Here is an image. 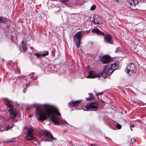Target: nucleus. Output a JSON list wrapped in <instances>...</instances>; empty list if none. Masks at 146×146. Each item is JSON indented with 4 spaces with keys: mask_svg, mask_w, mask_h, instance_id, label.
Here are the masks:
<instances>
[{
    "mask_svg": "<svg viewBox=\"0 0 146 146\" xmlns=\"http://www.w3.org/2000/svg\"><path fill=\"white\" fill-rule=\"evenodd\" d=\"M102 93H103V92H99V93H96V95L97 96H98L100 95H101V94H102Z\"/></svg>",
    "mask_w": 146,
    "mask_h": 146,
    "instance_id": "nucleus-24",
    "label": "nucleus"
},
{
    "mask_svg": "<svg viewBox=\"0 0 146 146\" xmlns=\"http://www.w3.org/2000/svg\"><path fill=\"white\" fill-rule=\"evenodd\" d=\"M109 68V66L108 65L107 66H105L103 70L101 73H102V75L104 74L109 75L111 74L113 72L111 68Z\"/></svg>",
    "mask_w": 146,
    "mask_h": 146,
    "instance_id": "nucleus-9",
    "label": "nucleus"
},
{
    "mask_svg": "<svg viewBox=\"0 0 146 146\" xmlns=\"http://www.w3.org/2000/svg\"><path fill=\"white\" fill-rule=\"evenodd\" d=\"M12 127H7L6 128V130H9L10 128H11Z\"/></svg>",
    "mask_w": 146,
    "mask_h": 146,
    "instance_id": "nucleus-26",
    "label": "nucleus"
},
{
    "mask_svg": "<svg viewBox=\"0 0 146 146\" xmlns=\"http://www.w3.org/2000/svg\"><path fill=\"white\" fill-rule=\"evenodd\" d=\"M96 8V6L94 5H93L90 8V9L91 10H94Z\"/></svg>",
    "mask_w": 146,
    "mask_h": 146,
    "instance_id": "nucleus-21",
    "label": "nucleus"
},
{
    "mask_svg": "<svg viewBox=\"0 0 146 146\" xmlns=\"http://www.w3.org/2000/svg\"><path fill=\"white\" fill-rule=\"evenodd\" d=\"M82 37V33L78 32L76 34L74 37V40L76 44L77 48L79 47L81 39Z\"/></svg>",
    "mask_w": 146,
    "mask_h": 146,
    "instance_id": "nucleus-5",
    "label": "nucleus"
},
{
    "mask_svg": "<svg viewBox=\"0 0 146 146\" xmlns=\"http://www.w3.org/2000/svg\"><path fill=\"white\" fill-rule=\"evenodd\" d=\"M111 38V37L110 35H106L105 36L104 39L105 41L106 42L110 44H112Z\"/></svg>",
    "mask_w": 146,
    "mask_h": 146,
    "instance_id": "nucleus-15",
    "label": "nucleus"
},
{
    "mask_svg": "<svg viewBox=\"0 0 146 146\" xmlns=\"http://www.w3.org/2000/svg\"><path fill=\"white\" fill-rule=\"evenodd\" d=\"M111 60L108 56H107L102 57L101 58V61L103 62L104 64L109 63Z\"/></svg>",
    "mask_w": 146,
    "mask_h": 146,
    "instance_id": "nucleus-14",
    "label": "nucleus"
},
{
    "mask_svg": "<svg viewBox=\"0 0 146 146\" xmlns=\"http://www.w3.org/2000/svg\"><path fill=\"white\" fill-rule=\"evenodd\" d=\"M7 21V18L3 17H0V23H5Z\"/></svg>",
    "mask_w": 146,
    "mask_h": 146,
    "instance_id": "nucleus-19",
    "label": "nucleus"
},
{
    "mask_svg": "<svg viewBox=\"0 0 146 146\" xmlns=\"http://www.w3.org/2000/svg\"><path fill=\"white\" fill-rule=\"evenodd\" d=\"M118 64L119 62H116L113 64H111L108 65L109 66V68H111L113 71L118 68L119 66Z\"/></svg>",
    "mask_w": 146,
    "mask_h": 146,
    "instance_id": "nucleus-13",
    "label": "nucleus"
},
{
    "mask_svg": "<svg viewBox=\"0 0 146 146\" xmlns=\"http://www.w3.org/2000/svg\"><path fill=\"white\" fill-rule=\"evenodd\" d=\"M88 94L89 95L90 97L89 98H86V99L87 100H89L90 99H92L93 98V95L92 94L90 93H89Z\"/></svg>",
    "mask_w": 146,
    "mask_h": 146,
    "instance_id": "nucleus-20",
    "label": "nucleus"
},
{
    "mask_svg": "<svg viewBox=\"0 0 146 146\" xmlns=\"http://www.w3.org/2000/svg\"><path fill=\"white\" fill-rule=\"evenodd\" d=\"M43 135L45 141H52L53 139L56 140L51 135L50 133L47 130H44L43 132Z\"/></svg>",
    "mask_w": 146,
    "mask_h": 146,
    "instance_id": "nucleus-4",
    "label": "nucleus"
},
{
    "mask_svg": "<svg viewBox=\"0 0 146 146\" xmlns=\"http://www.w3.org/2000/svg\"><path fill=\"white\" fill-rule=\"evenodd\" d=\"M58 11L59 10V8H58Z\"/></svg>",
    "mask_w": 146,
    "mask_h": 146,
    "instance_id": "nucleus-35",
    "label": "nucleus"
},
{
    "mask_svg": "<svg viewBox=\"0 0 146 146\" xmlns=\"http://www.w3.org/2000/svg\"><path fill=\"white\" fill-rule=\"evenodd\" d=\"M93 22L95 24H99L103 23V21L102 18L98 15H94L92 17Z\"/></svg>",
    "mask_w": 146,
    "mask_h": 146,
    "instance_id": "nucleus-8",
    "label": "nucleus"
},
{
    "mask_svg": "<svg viewBox=\"0 0 146 146\" xmlns=\"http://www.w3.org/2000/svg\"><path fill=\"white\" fill-rule=\"evenodd\" d=\"M132 126L134 127V125H131L130 126V128L131 131H132Z\"/></svg>",
    "mask_w": 146,
    "mask_h": 146,
    "instance_id": "nucleus-28",
    "label": "nucleus"
},
{
    "mask_svg": "<svg viewBox=\"0 0 146 146\" xmlns=\"http://www.w3.org/2000/svg\"><path fill=\"white\" fill-rule=\"evenodd\" d=\"M125 72L130 75L136 73V69L134 64L131 63L127 65L125 70Z\"/></svg>",
    "mask_w": 146,
    "mask_h": 146,
    "instance_id": "nucleus-3",
    "label": "nucleus"
},
{
    "mask_svg": "<svg viewBox=\"0 0 146 146\" xmlns=\"http://www.w3.org/2000/svg\"><path fill=\"white\" fill-rule=\"evenodd\" d=\"M61 1L63 2H65L67 1L68 0H61Z\"/></svg>",
    "mask_w": 146,
    "mask_h": 146,
    "instance_id": "nucleus-29",
    "label": "nucleus"
},
{
    "mask_svg": "<svg viewBox=\"0 0 146 146\" xmlns=\"http://www.w3.org/2000/svg\"><path fill=\"white\" fill-rule=\"evenodd\" d=\"M33 131L32 129H29L28 131L27 135L25 137L26 140L31 141L32 140L35 139V138L33 135Z\"/></svg>",
    "mask_w": 146,
    "mask_h": 146,
    "instance_id": "nucleus-7",
    "label": "nucleus"
},
{
    "mask_svg": "<svg viewBox=\"0 0 146 146\" xmlns=\"http://www.w3.org/2000/svg\"><path fill=\"white\" fill-rule=\"evenodd\" d=\"M29 83L28 84H25V86H24V87H26V88H27V87L29 86Z\"/></svg>",
    "mask_w": 146,
    "mask_h": 146,
    "instance_id": "nucleus-27",
    "label": "nucleus"
},
{
    "mask_svg": "<svg viewBox=\"0 0 146 146\" xmlns=\"http://www.w3.org/2000/svg\"><path fill=\"white\" fill-rule=\"evenodd\" d=\"M134 127L132 126V128H133Z\"/></svg>",
    "mask_w": 146,
    "mask_h": 146,
    "instance_id": "nucleus-36",
    "label": "nucleus"
},
{
    "mask_svg": "<svg viewBox=\"0 0 146 146\" xmlns=\"http://www.w3.org/2000/svg\"><path fill=\"white\" fill-rule=\"evenodd\" d=\"M121 53H123V52H122V51H121Z\"/></svg>",
    "mask_w": 146,
    "mask_h": 146,
    "instance_id": "nucleus-34",
    "label": "nucleus"
},
{
    "mask_svg": "<svg viewBox=\"0 0 146 146\" xmlns=\"http://www.w3.org/2000/svg\"><path fill=\"white\" fill-rule=\"evenodd\" d=\"M48 51H46L39 53H36L34 55L36 56L37 58H39L40 56L44 57L46 55H48Z\"/></svg>",
    "mask_w": 146,
    "mask_h": 146,
    "instance_id": "nucleus-12",
    "label": "nucleus"
},
{
    "mask_svg": "<svg viewBox=\"0 0 146 146\" xmlns=\"http://www.w3.org/2000/svg\"><path fill=\"white\" fill-rule=\"evenodd\" d=\"M32 106L36 108V115L38 121H42L50 117V120L55 125L68 124L66 121L59 117L61 113L54 106L48 104L39 105L36 104Z\"/></svg>",
    "mask_w": 146,
    "mask_h": 146,
    "instance_id": "nucleus-1",
    "label": "nucleus"
},
{
    "mask_svg": "<svg viewBox=\"0 0 146 146\" xmlns=\"http://www.w3.org/2000/svg\"><path fill=\"white\" fill-rule=\"evenodd\" d=\"M82 101L81 100L72 101L69 102V104L70 106H77Z\"/></svg>",
    "mask_w": 146,
    "mask_h": 146,
    "instance_id": "nucleus-16",
    "label": "nucleus"
},
{
    "mask_svg": "<svg viewBox=\"0 0 146 146\" xmlns=\"http://www.w3.org/2000/svg\"><path fill=\"white\" fill-rule=\"evenodd\" d=\"M115 1L118 2L119 0H115Z\"/></svg>",
    "mask_w": 146,
    "mask_h": 146,
    "instance_id": "nucleus-30",
    "label": "nucleus"
},
{
    "mask_svg": "<svg viewBox=\"0 0 146 146\" xmlns=\"http://www.w3.org/2000/svg\"><path fill=\"white\" fill-rule=\"evenodd\" d=\"M22 47L24 51L25 52L27 50V43L26 42H25L23 40L22 41Z\"/></svg>",
    "mask_w": 146,
    "mask_h": 146,
    "instance_id": "nucleus-18",
    "label": "nucleus"
},
{
    "mask_svg": "<svg viewBox=\"0 0 146 146\" xmlns=\"http://www.w3.org/2000/svg\"><path fill=\"white\" fill-rule=\"evenodd\" d=\"M92 33H95L98 34H100L102 35H104V33L101 31L97 28L94 29L92 31Z\"/></svg>",
    "mask_w": 146,
    "mask_h": 146,
    "instance_id": "nucleus-17",
    "label": "nucleus"
},
{
    "mask_svg": "<svg viewBox=\"0 0 146 146\" xmlns=\"http://www.w3.org/2000/svg\"><path fill=\"white\" fill-rule=\"evenodd\" d=\"M131 141L132 144H134L135 142V140L133 138H132L131 139Z\"/></svg>",
    "mask_w": 146,
    "mask_h": 146,
    "instance_id": "nucleus-23",
    "label": "nucleus"
},
{
    "mask_svg": "<svg viewBox=\"0 0 146 146\" xmlns=\"http://www.w3.org/2000/svg\"><path fill=\"white\" fill-rule=\"evenodd\" d=\"M120 50V49H119V48H116V51H115V52H117L118 51Z\"/></svg>",
    "mask_w": 146,
    "mask_h": 146,
    "instance_id": "nucleus-25",
    "label": "nucleus"
},
{
    "mask_svg": "<svg viewBox=\"0 0 146 146\" xmlns=\"http://www.w3.org/2000/svg\"><path fill=\"white\" fill-rule=\"evenodd\" d=\"M98 105L97 103L92 102L87 104L86 106V108L87 109L90 108L97 109L98 108Z\"/></svg>",
    "mask_w": 146,
    "mask_h": 146,
    "instance_id": "nucleus-11",
    "label": "nucleus"
},
{
    "mask_svg": "<svg viewBox=\"0 0 146 146\" xmlns=\"http://www.w3.org/2000/svg\"><path fill=\"white\" fill-rule=\"evenodd\" d=\"M6 104L9 108L8 111L13 119L17 116L16 111L13 109L12 105L13 102L11 100H7L6 102Z\"/></svg>",
    "mask_w": 146,
    "mask_h": 146,
    "instance_id": "nucleus-2",
    "label": "nucleus"
},
{
    "mask_svg": "<svg viewBox=\"0 0 146 146\" xmlns=\"http://www.w3.org/2000/svg\"><path fill=\"white\" fill-rule=\"evenodd\" d=\"M102 75V73H97L95 71L93 70L89 72V75L87 76V78H94L96 77H99Z\"/></svg>",
    "mask_w": 146,
    "mask_h": 146,
    "instance_id": "nucleus-6",
    "label": "nucleus"
},
{
    "mask_svg": "<svg viewBox=\"0 0 146 146\" xmlns=\"http://www.w3.org/2000/svg\"><path fill=\"white\" fill-rule=\"evenodd\" d=\"M40 145V143H38V145ZM39 146H41V145H39Z\"/></svg>",
    "mask_w": 146,
    "mask_h": 146,
    "instance_id": "nucleus-33",
    "label": "nucleus"
},
{
    "mask_svg": "<svg viewBox=\"0 0 146 146\" xmlns=\"http://www.w3.org/2000/svg\"><path fill=\"white\" fill-rule=\"evenodd\" d=\"M137 3V2H136ZM128 5L130 9L132 10H135L137 9V4L136 3L135 1L134 0H129L128 2Z\"/></svg>",
    "mask_w": 146,
    "mask_h": 146,
    "instance_id": "nucleus-10",
    "label": "nucleus"
},
{
    "mask_svg": "<svg viewBox=\"0 0 146 146\" xmlns=\"http://www.w3.org/2000/svg\"><path fill=\"white\" fill-rule=\"evenodd\" d=\"M32 117V115H29V117Z\"/></svg>",
    "mask_w": 146,
    "mask_h": 146,
    "instance_id": "nucleus-31",
    "label": "nucleus"
},
{
    "mask_svg": "<svg viewBox=\"0 0 146 146\" xmlns=\"http://www.w3.org/2000/svg\"><path fill=\"white\" fill-rule=\"evenodd\" d=\"M116 127L118 129H119L121 128V126L120 124H118L116 125Z\"/></svg>",
    "mask_w": 146,
    "mask_h": 146,
    "instance_id": "nucleus-22",
    "label": "nucleus"
},
{
    "mask_svg": "<svg viewBox=\"0 0 146 146\" xmlns=\"http://www.w3.org/2000/svg\"><path fill=\"white\" fill-rule=\"evenodd\" d=\"M19 77H20L21 78H22L23 77V76H19Z\"/></svg>",
    "mask_w": 146,
    "mask_h": 146,
    "instance_id": "nucleus-32",
    "label": "nucleus"
}]
</instances>
